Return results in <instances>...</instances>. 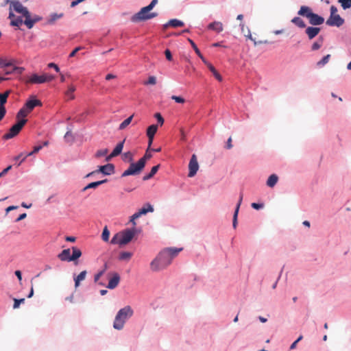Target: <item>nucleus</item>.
<instances>
[{
	"mask_svg": "<svg viewBox=\"0 0 351 351\" xmlns=\"http://www.w3.org/2000/svg\"><path fill=\"white\" fill-rule=\"evenodd\" d=\"M182 250V248L169 247L161 251L151 262L152 270L157 271L167 267Z\"/></svg>",
	"mask_w": 351,
	"mask_h": 351,
	"instance_id": "1",
	"label": "nucleus"
},
{
	"mask_svg": "<svg viewBox=\"0 0 351 351\" xmlns=\"http://www.w3.org/2000/svg\"><path fill=\"white\" fill-rule=\"evenodd\" d=\"M157 3L158 0H152L148 5L142 8L138 12L134 14L132 18V21L133 22H138L149 20L157 16L158 14L156 12H150Z\"/></svg>",
	"mask_w": 351,
	"mask_h": 351,
	"instance_id": "2",
	"label": "nucleus"
},
{
	"mask_svg": "<svg viewBox=\"0 0 351 351\" xmlns=\"http://www.w3.org/2000/svg\"><path fill=\"white\" fill-rule=\"evenodd\" d=\"M298 14L308 19L309 23L312 25H319L324 22V19L322 16L314 13L312 9L306 5L301 6Z\"/></svg>",
	"mask_w": 351,
	"mask_h": 351,
	"instance_id": "3",
	"label": "nucleus"
},
{
	"mask_svg": "<svg viewBox=\"0 0 351 351\" xmlns=\"http://www.w3.org/2000/svg\"><path fill=\"white\" fill-rule=\"evenodd\" d=\"M133 310L130 306H126L123 308H121L114 319L113 323V327L117 330H121L126 320L131 317L133 315Z\"/></svg>",
	"mask_w": 351,
	"mask_h": 351,
	"instance_id": "4",
	"label": "nucleus"
},
{
	"mask_svg": "<svg viewBox=\"0 0 351 351\" xmlns=\"http://www.w3.org/2000/svg\"><path fill=\"white\" fill-rule=\"evenodd\" d=\"M136 233V230L134 228L125 229L114 234L111 240V243L125 245L132 241Z\"/></svg>",
	"mask_w": 351,
	"mask_h": 351,
	"instance_id": "5",
	"label": "nucleus"
},
{
	"mask_svg": "<svg viewBox=\"0 0 351 351\" xmlns=\"http://www.w3.org/2000/svg\"><path fill=\"white\" fill-rule=\"evenodd\" d=\"M330 10V16L326 22V25L336 27L341 26L344 20L337 14V8L335 5H332Z\"/></svg>",
	"mask_w": 351,
	"mask_h": 351,
	"instance_id": "6",
	"label": "nucleus"
},
{
	"mask_svg": "<svg viewBox=\"0 0 351 351\" xmlns=\"http://www.w3.org/2000/svg\"><path fill=\"white\" fill-rule=\"evenodd\" d=\"M27 121V120L25 119L19 120L16 124L10 128L8 133L3 135V138L5 140H8L16 136L22 130L23 127L25 125Z\"/></svg>",
	"mask_w": 351,
	"mask_h": 351,
	"instance_id": "7",
	"label": "nucleus"
},
{
	"mask_svg": "<svg viewBox=\"0 0 351 351\" xmlns=\"http://www.w3.org/2000/svg\"><path fill=\"white\" fill-rule=\"evenodd\" d=\"M143 162L138 161L136 163L132 162L128 169H126L121 175L122 177L128 176L138 175L144 169Z\"/></svg>",
	"mask_w": 351,
	"mask_h": 351,
	"instance_id": "8",
	"label": "nucleus"
},
{
	"mask_svg": "<svg viewBox=\"0 0 351 351\" xmlns=\"http://www.w3.org/2000/svg\"><path fill=\"white\" fill-rule=\"evenodd\" d=\"M6 3H10L12 4L10 9L12 8L16 12L22 14L25 18L29 16V11L27 10V8L24 7L21 2L18 1H10L9 0H7Z\"/></svg>",
	"mask_w": 351,
	"mask_h": 351,
	"instance_id": "9",
	"label": "nucleus"
},
{
	"mask_svg": "<svg viewBox=\"0 0 351 351\" xmlns=\"http://www.w3.org/2000/svg\"><path fill=\"white\" fill-rule=\"evenodd\" d=\"M199 169V165L195 154H193L189 164V172L188 176L190 178L193 177Z\"/></svg>",
	"mask_w": 351,
	"mask_h": 351,
	"instance_id": "10",
	"label": "nucleus"
},
{
	"mask_svg": "<svg viewBox=\"0 0 351 351\" xmlns=\"http://www.w3.org/2000/svg\"><path fill=\"white\" fill-rule=\"evenodd\" d=\"M110 278L107 287L110 289L116 288L120 282V276L117 272L109 274Z\"/></svg>",
	"mask_w": 351,
	"mask_h": 351,
	"instance_id": "11",
	"label": "nucleus"
},
{
	"mask_svg": "<svg viewBox=\"0 0 351 351\" xmlns=\"http://www.w3.org/2000/svg\"><path fill=\"white\" fill-rule=\"evenodd\" d=\"M42 102L39 99H35L34 96H32L30 99L27 100L23 106L30 112L36 106H41Z\"/></svg>",
	"mask_w": 351,
	"mask_h": 351,
	"instance_id": "12",
	"label": "nucleus"
},
{
	"mask_svg": "<svg viewBox=\"0 0 351 351\" xmlns=\"http://www.w3.org/2000/svg\"><path fill=\"white\" fill-rule=\"evenodd\" d=\"M125 141V140L124 139L123 141L120 142L116 145L112 153L106 157V161H109L111 158L117 156L121 153L123 148Z\"/></svg>",
	"mask_w": 351,
	"mask_h": 351,
	"instance_id": "13",
	"label": "nucleus"
},
{
	"mask_svg": "<svg viewBox=\"0 0 351 351\" xmlns=\"http://www.w3.org/2000/svg\"><path fill=\"white\" fill-rule=\"evenodd\" d=\"M97 171V173H102L104 175H111L114 172V166L113 164L108 163L107 165L100 166Z\"/></svg>",
	"mask_w": 351,
	"mask_h": 351,
	"instance_id": "14",
	"label": "nucleus"
},
{
	"mask_svg": "<svg viewBox=\"0 0 351 351\" xmlns=\"http://www.w3.org/2000/svg\"><path fill=\"white\" fill-rule=\"evenodd\" d=\"M154 208L150 204H145L143 208H141L138 212L135 213L133 215L134 219H138L143 215H146L149 212H153Z\"/></svg>",
	"mask_w": 351,
	"mask_h": 351,
	"instance_id": "15",
	"label": "nucleus"
},
{
	"mask_svg": "<svg viewBox=\"0 0 351 351\" xmlns=\"http://www.w3.org/2000/svg\"><path fill=\"white\" fill-rule=\"evenodd\" d=\"M41 20V17L38 16H34L32 19L31 18L30 13L29 12V16L25 17V20L24 21L25 25L29 28L31 29L33 27L34 25Z\"/></svg>",
	"mask_w": 351,
	"mask_h": 351,
	"instance_id": "16",
	"label": "nucleus"
},
{
	"mask_svg": "<svg viewBox=\"0 0 351 351\" xmlns=\"http://www.w3.org/2000/svg\"><path fill=\"white\" fill-rule=\"evenodd\" d=\"M321 29L319 27H308L306 30L305 33L306 34L308 38L310 40H312L316 36L318 35Z\"/></svg>",
	"mask_w": 351,
	"mask_h": 351,
	"instance_id": "17",
	"label": "nucleus"
},
{
	"mask_svg": "<svg viewBox=\"0 0 351 351\" xmlns=\"http://www.w3.org/2000/svg\"><path fill=\"white\" fill-rule=\"evenodd\" d=\"M27 83L30 84H43L45 82V80L44 78V74L41 75H38L37 74H33L27 81Z\"/></svg>",
	"mask_w": 351,
	"mask_h": 351,
	"instance_id": "18",
	"label": "nucleus"
},
{
	"mask_svg": "<svg viewBox=\"0 0 351 351\" xmlns=\"http://www.w3.org/2000/svg\"><path fill=\"white\" fill-rule=\"evenodd\" d=\"M184 25V22L176 19L169 20L166 24L163 25L164 29H167L169 27H183Z\"/></svg>",
	"mask_w": 351,
	"mask_h": 351,
	"instance_id": "19",
	"label": "nucleus"
},
{
	"mask_svg": "<svg viewBox=\"0 0 351 351\" xmlns=\"http://www.w3.org/2000/svg\"><path fill=\"white\" fill-rule=\"evenodd\" d=\"M86 274L87 271L84 270L81 271L77 276L74 277L75 289H77L80 287V282L85 280Z\"/></svg>",
	"mask_w": 351,
	"mask_h": 351,
	"instance_id": "20",
	"label": "nucleus"
},
{
	"mask_svg": "<svg viewBox=\"0 0 351 351\" xmlns=\"http://www.w3.org/2000/svg\"><path fill=\"white\" fill-rule=\"evenodd\" d=\"M243 195L242 193H241L239 199V202L237 205V207H236V209H235V211L234 213V216H233L232 226L234 228H236V227H237L238 213H239V207H240L241 204L243 200Z\"/></svg>",
	"mask_w": 351,
	"mask_h": 351,
	"instance_id": "21",
	"label": "nucleus"
},
{
	"mask_svg": "<svg viewBox=\"0 0 351 351\" xmlns=\"http://www.w3.org/2000/svg\"><path fill=\"white\" fill-rule=\"evenodd\" d=\"M203 62L208 66V68L213 73V74L215 77V78L218 81L221 82L222 81V77L217 72V71L215 69V68L210 62H208L206 60H204Z\"/></svg>",
	"mask_w": 351,
	"mask_h": 351,
	"instance_id": "22",
	"label": "nucleus"
},
{
	"mask_svg": "<svg viewBox=\"0 0 351 351\" xmlns=\"http://www.w3.org/2000/svg\"><path fill=\"white\" fill-rule=\"evenodd\" d=\"M71 250L70 249L63 250L61 253L58 255V258L62 261L71 262Z\"/></svg>",
	"mask_w": 351,
	"mask_h": 351,
	"instance_id": "23",
	"label": "nucleus"
},
{
	"mask_svg": "<svg viewBox=\"0 0 351 351\" xmlns=\"http://www.w3.org/2000/svg\"><path fill=\"white\" fill-rule=\"evenodd\" d=\"M76 88L73 84H71L69 86L68 89L65 91L64 95L66 97L67 100H73L75 99V95L73 93L75 91Z\"/></svg>",
	"mask_w": 351,
	"mask_h": 351,
	"instance_id": "24",
	"label": "nucleus"
},
{
	"mask_svg": "<svg viewBox=\"0 0 351 351\" xmlns=\"http://www.w3.org/2000/svg\"><path fill=\"white\" fill-rule=\"evenodd\" d=\"M210 29L214 30L217 32H221L223 31V24L219 21H215L208 25V27Z\"/></svg>",
	"mask_w": 351,
	"mask_h": 351,
	"instance_id": "25",
	"label": "nucleus"
},
{
	"mask_svg": "<svg viewBox=\"0 0 351 351\" xmlns=\"http://www.w3.org/2000/svg\"><path fill=\"white\" fill-rule=\"evenodd\" d=\"M106 182H107V180L105 179V180H102L91 182V183L88 184V185H86L82 189V191H86V190H88L89 189H95L97 186H99V185L106 183Z\"/></svg>",
	"mask_w": 351,
	"mask_h": 351,
	"instance_id": "26",
	"label": "nucleus"
},
{
	"mask_svg": "<svg viewBox=\"0 0 351 351\" xmlns=\"http://www.w3.org/2000/svg\"><path fill=\"white\" fill-rule=\"evenodd\" d=\"M158 130V125L153 124L149 126L147 129V136L148 138H151L152 137H154L155 134Z\"/></svg>",
	"mask_w": 351,
	"mask_h": 351,
	"instance_id": "27",
	"label": "nucleus"
},
{
	"mask_svg": "<svg viewBox=\"0 0 351 351\" xmlns=\"http://www.w3.org/2000/svg\"><path fill=\"white\" fill-rule=\"evenodd\" d=\"M291 23H293L295 25H296L297 27H298L300 28L306 27V23L302 20V19H301L299 16H295V17L291 19Z\"/></svg>",
	"mask_w": 351,
	"mask_h": 351,
	"instance_id": "28",
	"label": "nucleus"
},
{
	"mask_svg": "<svg viewBox=\"0 0 351 351\" xmlns=\"http://www.w3.org/2000/svg\"><path fill=\"white\" fill-rule=\"evenodd\" d=\"M278 180V177L276 174H272L268 178L267 181V185L269 187L272 188L276 184Z\"/></svg>",
	"mask_w": 351,
	"mask_h": 351,
	"instance_id": "29",
	"label": "nucleus"
},
{
	"mask_svg": "<svg viewBox=\"0 0 351 351\" xmlns=\"http://www.w3.org/2000/svg\"><path fill=\"white\" fill-rule=\"evenodd\" d=\"M73 254L71 256V261H75L82 256L81 250L77 247H72Z\"/></svg>",
	"mask_w": 351,
	"mask_h": 351,
	"instance_id": "30",
	"label": "nucleus"
},
{
	"mask_svg": "<svg viewBox=\"0 0 351 351\" xmlns=\"http://www.w3.org/2000/svg\"><path fill=\"white\" fill-rule=\"evenodd\" d=\"M30 113V112L29 110H27V109H25V107L23 106L22 108L20 109V110L18 112L17 114H16V118L19 120L23 119L24 117H25L26 116H27V114Z\"/></svg>",
	"mask_w": 351,
	"mask_h": 351,
	"instance_id": "31",
	"label": "nucleus"
},
{
	"mask_svg": "<svg viewBox=\"0 0 351 351\" xmlns=\"http://www.w3.org/2000/svg\"><path fill=\"white\" fill-rule=\"evenodd\" d=\"M134 114L125 119L119 126V130H122L127 128L132 121Z\"/></svg>",
	"mask_w": 351,
	"mask_h": 351,
	"instance_id": "32",
	"label": "nucleus"
},
{
	"mask_svg": "<svg viewBox=\"0 0 351 351\" xmlns=\"http://www.w3.org/2000/svg\"><path fill=\"white\" fill-rule=\"evenodd\" d=\"M10 90L5 92L4 93H0V106L5 107L4 105L7 102V99L9 96Z\"/></svg>",
	"mask_w": 351,
	"mask_h": 351,
	"instance_id": "33",
	"label": "nucleus"
},
{
	"mask_svg": "<svg viewBox=\"0 0 351 351\" xmlns=\"http://www.w3.org/2000/svg\"><path fill=\"white\" fill-rule=\"evenodd\" d=\"M188 41L190 43V44L191 45L192 47L193 48V49L195 50L196 54L202 59V60L204 62V60H206L204 56H202V54L201 53L200 51L199 50V49L197 48V45H195V43L190 38H188Z\"/></svg>",
	"mask_w": 351,
	"mask_h": 351,
	"instance_id": "34",
	"label": "nucleus"
},
{
	"mask_svg": "<svg viewBox=\"0 0 351 351\" xmlns=\"http://www.w3.org/2000/svg\"><path fill=\"white\" fill-rule=\"evenodd\" d=\"M322 44H323V38L322 37H319L318 40L315 42L312 45V46H311L312 51L318 50L322 46Z\"/></svg>",
	"mask_w": 351,
	"mask_h": 351,
	"instance_id": "35",
	"label": "nucleus"
},
{
	"mask_svg": "<svg viewBox=\"0 0 351 351\" xmlns=\"http://www.w3.org/2000/svg\"><path fill=\"white\" fill-rule=\"evenodd\" d=\"M330 59V54L325 56L324 57H323V58L320 61L317 62V66L319 67H322V66H324L329 62Z\"/></svg>",
	"mask_w": 351,
	"mask_h": 351,
	"instance_id": "36",
	"label": "nucleus"
},
{
	"mask_svg": "<svg viewBox=\"0 0 351 351\" xmlns=\"http://www.w3.org/2000/svg\"><path fill=\"white\" fill-rule=\"evenodd\" d=\"M63 14H52L50 15L49 19H48V23L53 24L56 20L62 18Z\"/></svg>",
	"mask_w": 351,
	"mask_h": 351,
	"instance_id": "37",
	"label": "nucleus"
},
{
	"mask_svg": "<svg viewBox=\"0 0 351 351\" xmlns=\"http://www.w3.org/2000/svg\"><path fill=\"white\" fill-rule=\"evenodd\" d=\"M338 2L344 10L351 7V0H338Z\"/></svg>",
	"mask_w": 351,
	"mask_h": 351,
	"instance_id": "38",
	"label": "nucleus"
},
{
	"mask_svg": "<svg viewBox=\"0 0 351 351\" xmlns=\"http://www.w3.org/2000/svg\"><path fill=\"white\" fill-rule=\"evenodd\" d=\"M122 158L124 161L132 162L133 160V155L130 152H127L123 154Z\"/></svg>",
	"mask_w": 351,
	"mask_h": 351,
	"instance_id": "39",
	"label": "nucleus"
},
{
	"mask_svg": "<svg viewBox=\"0 0 351 351\" xmlns=\"http://www.w3.org/2000/svg\"><path fill=\"white\" fill-rule=\"evenodd\" d=\"M132 254L129 252H123L119 255L120 260H129L132 257Z\"/></svg>",
	"mask_w": 351,
	"mask_h": 351,
	"instance_id": "40",
	"label": "nucleus"
},
{
	"mask_svg": "<svg viewBox=\"0 0 351 351\" xmlns=\"http://www.w3.org/2000/svg\"><path fill=\"white\" fill-rule=\"evenodd\" d=\"M42 148H43L42 145L35 146L34 147L33 151L29 152V153H27V154H25L22 160H24L27 156H32V154L38 152Z\"/></svg>",
	"mask_w": 351,
	"mask_h": 351,
	"instance_id": "41",
	"label": "nucleus"
},
{
	"mask_svg": "<svg viewBox=\"0 0 351 351\" xmlns=\"http://www.w3.org/2000/svg\"><path fill=\"white\" fill-rule=\"evenodd\" d=\"M152 157V155L151 153L149 152V149L146 151L145 155L143 157H142L138 161H143V166H145V163L147 160L150 159Z\"/></svg>",
	"mask_w": 351,
	"mask_h": 351,
	"instance_id": "42",
	"label": "nucleus"
},
{
	"mask_svg": "<svg viewBox=\"0 0 351 351\" xmlns=\"http://www.w3.org/2000/svg\"><path fill=\"white\" fill-rule=\"evenodd\" d=\"M110 237V232L107 227H105L103 230L101 237L104 241H108Z\"/></svg>",
	"mask_w": 351,
	"mask_h": 351,
	"instance_id": "43",
	"label": "nucleus"
},
{
	"mask_svg": "<svg viewBox=\"0 0 351 351\" xmlns=\"http://www.w3.org/2000/svg\"><path fill=\"white\" fill-rule=\"evenodd\" d=\"M12 64L11 61H8L5 59L0 58V66L1 67H8Z\"/></svg>",
	"mask_w": 351,
	"mask_h": 351,
	"instance_id": "44",
	"label": "nucleus"
},
{
	"mask_svg": "<svg viewBox=\"0 0 351 351\" xmlns=\"http://www.w3.org/2000/svg\"><path fill=\"white\" fill-rule=\"evenodd\" d=\"M108 149H99L96 152L95 157L100 158V157L104 156L108 154Z\"/></svg>",
	"mask_w": 351,
	"mask_h": 351,
	"instance_id": "45",
	"label": "nucleus"
},
{
	"mask_svg": "<svg viewBox=\"0 0 351 351\" xmlns=\"http://www.w3.org/2000/svg\"><path fill=\"white\" fill-rule=\"evenodd\" d=\"M23 23V20L21 17H18L14 20H12L11 25L19 27Z\"/></svg>",
	"mask_w": 351,
	"mask_h": 351,
	"instance_id": "46",
	"label": "nucleus"
},
{
	"mask_svg": "<svg viewBox=\"0 0 351 351\" xmlns=\"http://www.w3.org/2000/svg\"><path fill=\"white\" fill-rule=\"evenodd\" d=\"M25 302V299L24 298H22V299H20V300H18V299H14V305H13V308H17L19 307L20 306V304L21 303H23Z\"/></svg>",
	"mask_w": 351,
	"mask_h": 351,
	"instance_id": "47",
	"label": "nucleus"
},
{
	"mask_svg": "<svg viewBox=\"0 0 351 351\" xmlns=\"http://www.w3.org/2000/svg\"><path fill=\"white\" fill-rule=\"evenodd\" d=\"M104 272L105 269L101 270L97 274H96L94 276V281L97 282L99 280V278L104 275Z\"/></svg>",
	"mask_w": 351,
	"mask_h": 351,
	"instance_id": "48",
	"label": "nucleus"
},
{
	"mask_svg": "<svg viewBox=\"0 0 351 351\" xmlns=\"http://www.w3.org/2000/svg\"><path fill=\"white\" fill-rule=\"evenodd\" d=\"M171 99L173 100H174L176 102L180 103V104H183L185 101L184 98L179 97V96L173 95L171 97Z\"/></svg>",
	"mask_w": 351,
	"mask_h": 351,
	"instance_id": "49",
	"label": "nucleus"
},
{
	"mask_svg": "<svg viewBox=\"0 0 351 351\" xmlns=\"http://www.w3.org/2000/svg\"><path fill=\"white\" fill-rule=\"evenodd\" d=\"M154 117L157 119L158 123L160 124V125H162L164 123V119L161 116V114L158 112L156 113Z\"/></svg>",
	"mask_w": 351,
	"mask_h": 351,
	"instance_id": "50",
	"label": "nucleus"
},
{
	"mask_svg": "<svg viewBox=\"0 0 351 351\" xmlns=\"http://www.w3.org/2000/svg\"><path fill=\"white\" fill-rule=\"evenodd\" d=\"M156 83V78L154 76H149L147 82L145 84L154 85Z\"/></svg>",
	"mask_w": 351,
	"mask_h": 351,
	"instance_id": "51",
	"label": "nucleus"
},
{
	"mask_svg": "<svg viewBox=\"0 0 351 351\" xmlns=\"http://www.w3.org/2000/svg\"><path fill=\"white\" fill-rule=\"evenodd\" d=\"M44 78L45 80V82H48L52 81L55 78V77L53 75L45 73L44 74Z\"/></svg>",
	"mask_w": 351,
	"mask_h": 351,
	"instance_id": "52",
	"label": "nucleus"
},
{
	"mask_svg": "<svg viewBox=\"0 0 351 351\" xmlns=\"http://www.w3.org/2000/svg\"><path fill=\"white\" fill-rule=\"evenodd\" d=\"M5 113H6L5 108L0 106V121L3 119Z\"/></svg>",
	"mask_w": 351,
	"mask_h": 351,
	"instance_id": "53",
	"label": "nucleus"
},
{
	"mask_svg": "<svg viewBox=\"0 0 351 351\" xmlns=\"http://www.w3.org/2000/svg\"><path fill=\"white\" fill-rule=\"evenodd\" d=\"M165 54L166 58H167L169 61L172 60V55H171V52L170 51V50H169V49H166V50L165 51Z\"/></svg>",
	"mask_w": 351,
	"mask_h": 351,
	"instance_id": "54",
	"label": "nucleus"
},
{
	"mask_svg": "<svg viewBox=\"0 0 351 351\" xmlns=\"http://www.w3.org/2000/svg\"><path fill=\"white\" fill-rule=\"evenodd\" d=\"M48 67L53 68L56 72L60 71V69H59L58 66L55 63L51 62V63L48 64Z\"/></svg>",
	"mask_w": 351,
	"mask_h": 351,
	"instance_id": "55",
	"label": "nucleus"
},
{
	"mask_svg": "<svg viewBox=\"0 0 351 351\" xmlns=\"http://www.w3.org/2000/svg\"><path fill=\"white\" fill-rule=\"evenodd\" d=\"M251 206L253 208L258 210L262 208L264 205L263 204L252 203Z\"/></svg>",
	"mask_w": 351,
	"mask_h": 351,
	"instance_id": "56",
	"label": "nucleus"
},
{
	"mask_svg": "<svg viewBox=\"0 0 351 351\" xmlns=\"http://www.w3.org/2000/svg\"><path fill=\"white\" fill-rule=\"evenodd\" d=\"M80 49H81L80 47H76L74 50H73L71 52V53L69 54V57L70 58L74 57L75 56V54L77 53V52H78Z\"/></svg>",
	"mask_w": 351,
	"mask_h": 351,
	"instance_id": "57",
	"label": "nucleus"
},
{
	"mask_svg": "<svg viewBox=\"0 0 351 351\" xmlns=\"http://www.w3.org/2000/svg\"><path fill=\"white\" fill-rule=\"evenodd\" d=\"M12 168V166L10 165L8 166L7 168L4 169L1 173H0V178H1L2 176H3L4 175H5L8 171L11 169Z\"/></svg>",
	"mask_w": 351,
	"mask_h": 351,
	"instance_id": "58",
	"label": "nucleus"
},
{
	"mask_svg": "<svg viewBox=\"0 0 351 351\" xmlns=\"http://www.w3.org/2000/svg\"><path fill=\"white\" fill-rule=\"evenodd\" d=\"M159 167H160V165H156V166H154V167L152 168L151 171H150L151 173H152L153 175H155V174L157 173V171H158V170Z\"/></svg>",
	"mask_w": 351,
	"mask_h": 351,
	"instance_id": "59",
	"label": "nucleus"
},
{
	"mask_svg": "<svg viewBox=\"0 0 351 351\" xmlns=\"http://www.w3.org/2000/svg\"><path fill=\"white\" fill-rule=\"evenodd\" d=\"M232 147V137H230L228 141H227V143H226V149H230Z\"/></svg>",
	"mask_w": 351,
	"mask_h": 351,
	"instance_id": "60",
	"label": "nucleus"
},
{
	"mask_svg": "<svg viewBox=\"0 0 351 351\" xmlns=\"http://www.w3.org/2000/svg\"><path fill=\"white\" fill-rule=\"evenodd\" d=\"M26 217H27L26 213H23L19 215V217L16 219V222L20 221L24 219Z\"/></svg>",
	"mask_w": 351,
	"mask_h": 351,
	"instance_id": "61",
	"label": "nucleus"
},
{
	"mask_svg": "<svg viewBox=\"0 0 351 351\" xmlns=\"http://www.w3.org/2000/svg\"><path fill=\"white\" fill-rule=\"evenodd\" d=\"M65 300L66 301H69L71 303H73L74 302V295L71 294L70 296L66 297Z\"/></svg>",
	"mask_w": 351,
	"mask_h": 351,
	"instance_id": "62",
	"label": "nucleus"
},
{
	"mask_svg": "<svg viewBox=\"0 0 351 351\" xmlns=\"http://www.w3.org/2000/svg\"><path fill=\"white\" fill-rule=\"evenodd\" d=\"M154 175H153L152 173H151V172H149L148 174L145 175L144 177H143V180H149L150 178H152Z\"/></svg>",
	"mask_w": 351,
	"mask_h": 351,
	"instance_id": "63",
	"label": "nucleus"
},
{
	"mask_svg": "<svg viewBox=\"0 0 351 351\" xmlns=\"http://www.w3.org/2000/svg\"><path fill=\"white\" fill-rule=\"evenodd\" d=\"M115 77H116V76L114 75L109 73V74L106 75V80H112V79H114Z\"/></svg>",
	"mask_w": 351,
	"mask_h": 351,
	"instance_id": "64",
	"label": "nucleus"
}]
</instances>
